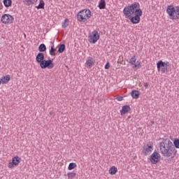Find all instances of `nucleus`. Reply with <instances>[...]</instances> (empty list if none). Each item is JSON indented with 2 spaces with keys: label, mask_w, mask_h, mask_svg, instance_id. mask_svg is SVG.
Segmentation results:
<instances>
[{
  "label": "nucleus",
  "mask_w": 179,
  "mask_h": 179,
  "mask_svg": "<svg viewBox=\"0 0 179 179\" xmlns=\"http://www.w3.org/2000/svg\"><path fill=\"white\" fill-rule=\"evenodd\" d=\"M123 15L125 19H129L133 24H138L141 22V16L143 15V11L141 9V4L134 2L123 9Z\"/></svg>",
  "instance_id": "f257e3e1"
},
{
  "label": "nucleus",
  "mask_w": 179,
  "mask_h": 179,
  "mask_svg": "<svg viewBox=\"0 0 179 179\" xmlns=\"http://www.w3.org/2000/svg\"><path fill=\"white\" fill-rule=\"evenodd\" d=\"M159 150L164 157L169 159H174L176 155H177V150H176V147L170 140L162 141L159 145Z\"/></svg>",
  "instance_id": "f03ea898"
},
{
  "label": "nucleus",
  "mask_w": 179,
  "mask_h": 179,
  "mask_svg": "<svg viewBox=\"0 0 179 179\" xmlns=\"http://www.w3.org/2000/svg\"><path fill=\"white\" fill-rule=\"evenodd\" d=\"M166 13L171 20H178L179 6L169 5L166 7Z\"/></svg>",
  "instance_id": "7ed1b4c3"
},
{
  "label": "nucleus",
  "mask_w": 179,
  "mask_h": 179,
  "mask_svg": "<svg viewBox=\"0 0 179 179\" xmlns=\"http://www.w3.org/2000/svg\"><path fill=\"white\" fill-rule=\"evenodd\" d=\"M90 17H92V11L89 9L82 10L77 14V20L83 23L87 22Z\"/></svg>",
  "instance_id": "20e7f679"
},
{
  "label": "nucleus",
  "mask_w": 179,
  "mask_h": 179,
  "mask_svg": "<svg viewBox=\"0 0 179 179\" xmlns=\"http://www.w3.org/2000/svg\"><path fill=\"white\" fill-rule=\"evenodd\" d=\"M169 66H170V63L169 62H163L162 60L157 63V68L159 72L161 71L162 73H166Z\"/></svg>",
  "instance_id": "39448f33"
},
{
  "label": "nucleus",
  "mask_w": 179,
  "mask_h": 179,
  "mask_svg": "<svg viewBox=\"0 0 179 179\" xmlns=\"http://www.w3.org/2000/svg\"><path fill=\"white\" fill-rule=\"evenodd\" d=\"M13 20H15V18L10 14H3L1 17V23L6 26L12 24V23H13Z\"/></svg>",
  "instance_id": "423d86ee"
},
{
  "label": "nucleus",
  "mask_w": 179,
  "mask_h": 179,
  "mask_svg": "<svg viewBox=\"0 0 179 179\" xmlns=\"http://www.w3.org/2000/svg\"><path fill=\"white\" fill-rule=\"evenodd\" d=\"M99 40H100V34H99L97 31H94L90 34V36H88L89 43H91V44H96Z\"/></svg>",
  "instance_id": "0eeeda50"
},
{
  "label": "nucleus",
  "mask_w": 179,
  "mask_h": 179,
  "mask_svg": "<svg viewBox=\"0 0 179 179\" xmlns=\"http://www.w3.org/2000/svg\"><path fill=\"white\" fill-rule=\"evenodd\" d=\"M162 156L159 152L155 151L150 157V162L152 164H157L160 162Z\"/></svg>",
  "instance_id": "6e6552de"
},
{
  "label": "nucleus",
  "mask_w": 179,
  "mask_h": 179,
  "mask_svg": "<svg viewBox=\"0 0 179 179\" xmlns=\"http://www.w3.org/2000/svg\"><path fill=\"white\" fill-rule=\"evenodd\" d=\"M40 66L42 69H45L46 68H48V69H52V68H54V62H52L51 59L43 60V62L41 63Z\"/></svg>",
  "instance_id": "1a4fd4ad"
},
{
  "label": "nucleus",
  "mask_w": 179,
  "mask_h": 179,
  "mask_svg": "<svg viewBox=\"0 0 179 179\" xmlns=\"http://www.w3.org/2000/svg\"><path fill=\"white\" fill-rule=\"evenodd\" d=\"M94 64H96V59L92 57H89L87 58V60L85 63V68L90 69L92 66H94Z\"/></svg>",
  "instance_id": "9d476101"
},
{
  "label": "nucleus",
  "mask_w": 179,
  "mask_h": 179,
  "mask_svg": "<svg viewBox=\"0 0 179 179\" xmlns=\"http://www.w3.org/2000/svg\"><path fill=\"white\" fill-rule=\"evenodd\" d=\"M129 64L133 65L134 69H141V62H136V56H133L129 59Z\"/></svg>",
  "instance_id": "9b49d317"
},
{
  "label": "nucleus",
  "mask_w": 179,
  "mask_h": 179,
  "mask_svg": "<svg viewBox=\"0 0 179 179\" xmlns=\"http://www.w3.org/2000/svg\"><path fill=\"white\" fill-rule=\"evenodd\" d=\"M152 152H153V144L148 143L147 145L144 147L143 153L145 156H148V155H150Z\"/></svg>",
  "instance_id": "f8f14e48"
},
{
  "label": "nucleus",
  "mask_w": 179,
  "mask_h": 179,
  "mask_svg": "<svg viewBox=\"0 0 179 179\" xmlns=\"http://www.w3.org/2000/svg\"><path fill=\"white\" fill-rule=\"evenodd\" d=\"M129 111H131V106H129V105L123 106L120 110V115H125V114H128Z\"/></svg>",
  "instance_id": "ddd939ff"
},
{
  "label": "nucleus",
  "mask_w": 179,
  "mask_h": 179,
  "mask_svg": "<svg viewBox=\"0 0 179 179\" xmlns=\"http://www.w3.org/2000/svg\"><path fill=\"white\" fill-rule=\"evenodd\" d=\"M36 61L38 64H39V65H41V64L44 62V54L41 52L38 53L36 55Z\"/></svg>",
  "instance_id": "4468645a"
},
{
  "label": "nucleus",
  "mask_w": 179,
  "mask_h": 179,
  "mask_svg": "<svg viewBox=\"0 0 179 179\" xmlns=\"http://www.w3.org/2000/svg\"><path fill=\"white\" fill-rule=\"evenodd\" d=\"M0 80L3 85H6L7 83H9V80H10V76L6 75L3 76L1 78Z\"/></svg>",
  "instance_id": "2eb2a0df"
},
{
  "label": "nucleus",
  "mask_w": 179,
  "mask_h": 179,
  "mask_svg": "<svg viewBox=\"0 0 179 179\" xmlns=\"http://www.w3.org/2000/svg\"><path fill=\"white\" fill-rule=\"evenodd\" d=\"M108 173L110 176H115V174L118 173V169H117L115 166H113L109 169Z\"/></svg>",
  "instance_id": "dca6fc26"
},
{
  "label": "nucleus",
  "mask_w": 179,
  "mask_h": 179,
  "mask_svg": "<svg viewBox=\"0 0 179 179\" xmlns=\"http://www.w3.org/2000/svg\"><path fill=\"white\" fill-rule=\"evenodd\" d=\"M21 159L19 156H15L12 158V162L14 164L15 166L18 164H20Z\"/></svg>",
  "instance_id": "f3484780"
},
{
  "label": "nucleus",
  "mask_w": 179,
  "mask_h": 179,
  "mask_svg": "<svg viewBox=\"0 0 179 179\" xmlns=\"http://www.w3.org/2000/svg\"><path fill=\"white\" fill-rule=\"evenodd\" d=\"M140 93L139 91L138 90H133L131 93V96L133 99H139V96H140Z\"/></svg>",
  "instance_id": "a211bd4d"
},
{
  "label": "nucleus",
  "mask_w": 179,
  "mask_h": 179,
  "mask_svg": "<svg viewBox=\"0 0 179 179\" xmlns=\"http://www.w3.org/2000/svg\"><path fill=\"white\" fill-rule=\"evenodd\" d=\"M3 3L6 8H10L12 6V0H3Z\"/></svg>",
  "instance_id": "6ab92c4d"
},
{
  "label": "nucleus",
  "mask_w": 179,
  "mask_h": 179,
  "mask_svg": "<svg viewBox=\"0 0 179 179\" xmlns=\"http://www.w3.org/2000/svg\"><path fill=\"white\" fill-rule=\"evenodd\" d=\"M69 26V20L68 18H66L62 22V27L63 29H66Z\"/></svg>",
  "instance_id": "aec40b11"
},
{
  "label": "nucleus",
  "mask_w": 179,
  "mask_h": 179,
  "mask_svg": "<svg viewBox=\"0 0 179 179\" xmlns=\"http://www.w3.org/2000/svg\"><path fill=\"white\" fill-rule=\"evenodd\" d=\"M25 5L30 6V5H34L35 2H37V0H22Z\"/></svg>",
  "instance_id": "412c9836"
},
{
  "label": "nucleus",
  "mask_w": 179,
  "mask_h": 179,
  "mask_svg": "<svg viewBox=\"0 0 179 179\" xmlns=\"http://www.w3.org/2000/svg\"><path fill=\"white\" fill-rule=\"evenodd\" d=\"M44 6H45L44 0H39V4L36 6V9H44Z\"/></svg>",
  "instance_id": "4be33fe9"
},
{
  "label": "nucleus",
  "mask_w": 179,
  "mask_h": 179,
  "mask_svg": "<svg viewBox=\"0 0 179 179\" xmlns=\"http://www.w3.org/2000/svg\"><path fill=\"white\" fill-rule=\"evenodd\" d=\"M99 9H106V1L105 0H100L99 3Z\"/></svg>",
  "instance_id": "5701e85b"
},
{
  "label": "nucleus",
  "mask_w": 179,
  "mask_h": 179,
  "mask_svg": "<svg viewBox=\"0 0 179 179\" xmlns=\"http://www.w3.org/2000/svg\"><path fill=\"white\" fill-rule=\"evenodd\" d=\"M46 50H47V47L43 43L41 44L38 47L39 52H44L45 51H46Z\"/></svg>",
  "instance_id": "b1692460"
},
{
  "label": "nucleus",
  "mask_w": 179,
  "mask_h": 179,
  "mask_svg": "<svg viewBox=\"0 0 179 179\" xmlns=\"http://www.w3.org/2000/svg\"><path fill=\"white\" fill-rule=\"evenodd\" d=\"M57 50L55 48H54V45L50 47V50L49 52L50 55H51V57H55V55H57L56 52Z\"/></svg>",
  "instance_id": "393cba45"
},
{
  "label": "nucleus",
  "mask_w": 179,
  "mask_h": 179,
  "mask_svg": "<svg viewBox=\"0 0 179 179\" xmlns=\"http://www.w3.org/2000/svg\"><path fill=\"white\" fill-rule=\"evenodd\" d=\"M67 177L69 179H73L75 177H76V173L75 172H69L67 173Z\"/></svg>",
  "instance_id": "a878e982"
},
{
  "label": "nucleus",
  "mask_w": 179,
  "mask_h": 179,
  "mask_svg": "<svg viewBox=\"0 0 179 179\" xmlns=\"http://www.w3.org/2000/svg\"><path fill=\"white\" fill-rule=\"evenodd\" d=\"M77 165L76 163L71 162L69 164L68 170H73L74 169H76Z\"/></svg>",
  "instance_id": "bb28decb"
},
{
  "label": "nucleus",
  "mask_w": 179,
  "mask_h": 179,
  "mask_svg": "<svg viewBox=\"0 0 179 179\" xmlns=\"http://www.w3.org/2000/svg\"><path fill=\"white\" fill-rule=\"evenodd\" d=\"M64 51H65V45L64 44H62L59 47L58 52H59L60 54H62Z\"/></svg>",
  "instance_id": "cd10ccee"
},
{
  "label": "nucleus",
  "mask_w": 179,
  "mask_h": 179,
  "mask_svg": "<svg viewBox=\"0 0 179 179\" xmlns=\"http://www.w3.org/2000/svg\"><path fill=\"white\" fill-rule=\"evenodd\" d=\"M173 146H175V148H176V149H179V139H176L173 141Z\"/></svg>",
  "instance_id": "c85d7f7f"
},
{
  "label": "nucleus",
  "mask_w": 179,
  "mask_h": 179,
  "mask_svg": "<svg viewBox=\"0 0 179 179\" xmlns=\"http://www.w3.org/2000/svg\"><path fill=\"white\" fill-rule=\"evenodd\" d=\"M8 169H14L15 168V165H14L13 162H9L8 164Z\"/></svg>",
  "instance_id": "c756f323"
},
{
  "label": "nucleus",
  "mask_w": 179,
  "mask_h": 179,
  "mask_svg": "<svg viewBox=\"0 0 179 179\" xmlns=\"http://www.w3.org/2000/svg\"><path fill=\"white\" fill-rule=\"evenodd\" d=\"M116 100L117 101H122V100H124V98L122 96H119L116 98Z\"/></svg>",
  "instance_id": "7c9ffc66"
},
{
  "label": "nucleus",
  "mask_w": 179,
  "mask_h": 179,
  "mask_svg": "<svg viewBox=\"0 0 179 179\" xmlns=\"http://www.w3.org/2000/svg\"><path fill=\"white\" fill-rule=\"evenodd\" d=\"M3 10V5L2 4V1L0 0V12Z\"/></svg>",
  "instance_id": "2f4dec72"
},
{
  "label": "nucleus",
  "mask_w": 179,
  "mask_h": 179,
  "mask_svg": "<svg viewBox=\"0 0 179 179\" xmlns=\"http://www.w3.org/2000/svg\"><path fill=\"white\" fill-rule=\"evenodd\" d=\"M105 69H110V63L107 62L105 65Z\"/></svg>",
  "instance_id": "473e14b6"
},
{
  "label": "nucleus",
  "mask_w": 179,
  "mask_h": 179,
  "mask_svg": "<svg viewBox=\"0 0 179 179\" xmlns=\"http://www.w3.org/2000/svg\"><path fill=\"white\" fill-rule=\"evenodd\" d=\"M143 86L144 87H148V86H149V84L148 83H144Z\"/></svg>",
  "instance_id": "72a5a7b5"
},
{
  "label": "nucleus",
  "mask_w": 179,
  "mask_h": 179,
  "mask_svg": "<svg viewBox=\"0 0 179 179\" xmlns=\"http://www.w3.org/2000/svg\"><path fill=\"white\" fill-rule=\"evenodd\" d=\"M86 1H87V2H92V1L93 0H86Z\"/></svg>",
  "instance_id": "f704fd0d"
},
{
  "label": "nucleus",
  "mask_w": 179,
  "mask_h": 179,
  "mask_svg": "<svg viewBox=\"0 0 179 179\" xmlns=\"http://www.w3.org/2000/svg\"><path fill=\"white\" fill-rule=\"evenodd\" d=\"M50 115H52V112H50Z\"/></svg>",
  "instance_id": "c9c22d12"
},
{
  "label": "nucleus",
  "mask_w": 179,
  "mask_h": 179,
  "mask_svg": "<svg viewBox=\"0 0 179 179\" xmlns=\"http://www.w3.org/2000/svg\"><path fill=\"white\" fill-rule=\"evenodd\" d=\"M1 83H1V80H0V85H1Z\"/></svg>",
  "instance_id": "e433bc0d"
},
{
  "label": "nucleus",
  "mask_w": 179,
  "mask_h": 179,
  "mask_svg": "<svg viewBox=\"0 0 179 179\" xmlns=\"http://www.w3.org/2000/svg\"><path fill=\"white\" fill-rule=\"evenodd\" d=\"M0 130H1V126H0Z\"/></svg>",
  "instance_id": "4c0bfd02"
}]
</instances>
